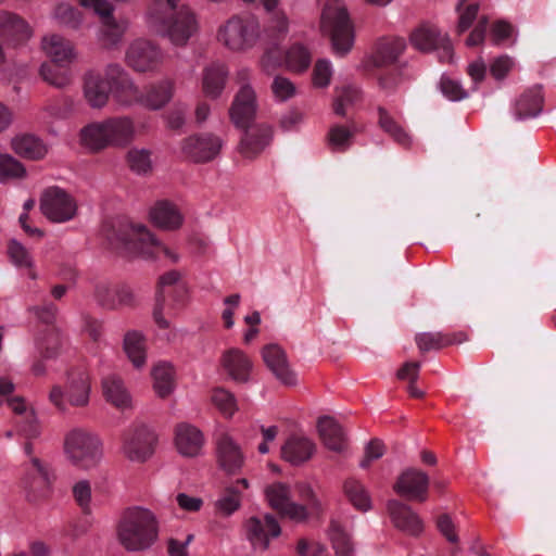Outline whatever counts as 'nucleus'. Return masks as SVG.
<instances>
[{
  "mask_svg": "<svg viewBox=\"0 0 556 556\" xmlns=\"http://www.w3.org/2000/svg\"><path fill=\"white\" fill-rule=\"evenodd\" d=\"M222 148V141L212 134L194 135L184 140V154L197 163H204L213 160Z\"/></svg>",
  "mask_w": 556,
  "mask_h": 556,
  "instance_id": "nucleus-18",
  "label": "nucleus"
},
{
  "mask_svg": "<svg viewBox=\"0 0 556 556\" xmlns=\"http://www.w3.org/2000/svg\"><path fill=\"white\" fill-rule=\"evenodd\" d=\"M136 138L135 122L129 116L109 117L85 126L80 131L81 143L92 151L108 147L125 148Z\"/></svg>",
  "mask_w": 556,
  "mask_h": 556,
  "instance_id": "nucleus-4",
  "label": "nucleus"
},
{
  "mask_svg": "<svg viewBox=\"0 0 556 556\" xmlns=\"http://www.w3.org/2000/svg\"><path fill=\"white\" fill-rule=\"evenodd\" d=\"M64 451L75 466L85 469L96 466L102 456L99 438L81 428L73 429L66 434Z\"/></svg>",
  "mask_w": 556,
  "mask_h": 556,
  "instance_id": "nucleus-8",
  "label": "nucleus"
},
{
  "mask_svg": "<svg viewBox=\"0 0 556 556\" xmlns=\"http://www.w3.org/2000/svg\"><path fill=\"white\" fill-rule=\"evenodd\" d=\"M102 389L106 401L115 407L126 408L130 405V396L119 377L111 375L104 378Z\"/></svg>",
  "mask_w": 556,
  "mask_h": 556,
  "instance_id": "nucleus-38",
  "label": "nucleus"
},
{
  "mask_svg": "<svg viewBox=\"0 0 556 556\" xmlns=\"http://www.w3.org/2000/svg\"><path fill=\"white\" fill-rule=\"evenodd\" d=\"M8 254L11 262L17 268H26L31 279H37V273L33 266V260L28 250L16 240H10L8 244Z\"/></svg>",
  "mask_w": 556,
  "mask_h": 556,
  "instance_id": "nucleus-47",
  "label": "nucleus"
},
{
  "mask_svg": "<svg viewBox=\"0 0 556 556\" xmlns=\"http://www.w3.org/2000/svg\"><path fill=\"white\" fill-rule=\"evenodd\" d=\"M42 214L54 223H64L76 214V202L60 187H50L45 190L40 199Z\"/></svg>",
  "mask_w": 556,
  "mask_h": 556,
  "instance_id": "nucleus-11",
  "label": "nucleus"
},
{
  "mask_svg": "<svg viewBox=\"0 0 556 556\" xmlns=\"http://www.w3.org/2000/svg\"><path fill=\"white\" fill-rule=\"evenodd\" d=\"M415 341L419 351L426 353L431 350H440L452 344L462 343L466 341V337L463 332H424L416 334Z\"/></svg>",
  "mask_w": 556,
  "mask_h": 556,
  "instance_id": "nucleus-35",
  "label": "nucleus"
},
{
  "mask_svg": "<svg viewBox=\"0 0 556 556\" xmlns=\"http://www.w3.org/2000/svg\"><path fill=\"white\" fill-rule=\"evenodd\" d=\"M223 368L237 382H245L252 369L250 358L239 349H229L222 356Z\"/></svg>",
  "mask_w": 556,
  "mask_h": 556,
  "instance_id": "nucleus-28",
  "label": "nucleus"
},
{
  "mask_svg": "<svg viewBox=\"0 0 556 556\" xmlns=\"http://www.w3.org/2000/svg\"><path fill=\"white\" fill-rule=\"evenodd\" d=\"M105 75L110 79L111 93L119 104L125 106L139 104L141 91L119 64L108 65Z\"/></svg>",
  "mask_w": 556,
  "mask_h": 556,
  "instance_id": "nucleus-15",
  "label": "nucleus"
},
{
  "mask_svg": "<svg viewBox=\"0 0 556 556\" xmlns=\"http://www.w3.org/2000/svg\"><path fill=\"white\" fill-rule=\"evenodd\" d=\"M212 402L227 417L232 416L237 410V403L233 394L223 388H217L213 391Z\"/></svg>",
  "mask_w": 556,
  "mask_h": 556,
  "instance_id": "nucleus-57",
  "label": "nucleus"
},
{
  "mask_svg": "<svg viewBox=\"0 0 556 556\" xmlns=\"http://www.w3.org/2000/svg\"><path fill=\"white\" fill-rule=\"evenodd\" d=\"M25 175L24 166L9 154H0V181L22 178Z\"/></svg>",
  "mask_w": 556,
  "mask_h": 556,
  "instance_id": "nucleus-55",
  "label": "nucleus"
},
{
  "mask_svg": "<svg viewBox=\"0 0 556 556\" xmlns=\"http://www.w3.org/2000/svg\"><path fill=\"white\" fill-rule=\"evenodd\" d=\"M255 114V92L249 85H243L232 101L229 116L237 128L243 129L239 152L247 159L256 157L273 139V128L269 125L251 124Z\"/></svg>",
  "mask_w": 556,
  "mask_h": 556,
  "instance_id": "nucleus-1",
  "label": "nucleus"
},
{
  "mask_svg": "<svg viewBox=\"0 0 556 556\" xmlns=\"http://www.w3.org/2000/svg\"><path fill=\"white\" fill-rule=\"evenodd\" d=\"M227 71L224 65L213 64L203 74V91L207 97L217 98L224 89Z\"/></svg>",
  "mask_w": 556,
  "mask_h": 556,
  "instance_id": "nucleus-41",
  "label": "nucleus"
},
{
  "mask_svg": "<svg viewBox=\"0 0 556 556\" xmlns=\"http://www.w3.org/2000/svg\"><path fill=\"white\" fill-rule=\"evenodd\" d=\"M47 328L54 327L53 324L58 315V306L48 300H45L39 305H34L28 308Z\"/></svg>",
  "mask_w": 556,
  "mask_h": 556,
  "instance_id": "nucleus-59",
  "label": "nucleus"
},
{
  "mask_svg": "<svg viewBox=\"0 0 556 556\" xmlns=\"http://www.w3.org/2000/svg\"><path fill=\"white\" fill-rule=\"evenodd\" d=\"M430 479L428 475L416 468L404 470L394 484V491L409 500L424 503L428 498Z\"/></svg>",
  "mask_w": 556,
  "mask_h": 556,
  "instance_id": "nucleus-16",
  "label": "nucleus"
},
{
  "mask_svg": "<svg viewBox=\"0 0 556 556\" xmlns=\"http://www.w3.org/2000/svg\"><path fill=\"white\" fill-rule=\"evenodd\" d=\"M94 299L99 305L108 309H117L115 286L99 282L94 287Z\"/></svg>",
  "mask_w": 556,
  "mask_h": 556,
  "instance_id": "nucleus-58",
  "label": "nucleus"
},
{
  "mask_svg": "<svg viewBox=\"0 0 556 556\" xmlns=\"http://www.w3.org/2000/svg\"><path fill=\"white\" fill-rule=\"evenodd\" d=\"M440 86L442 93L452 101H459L467 98V92L463 89L459 83L451 78L443 77Z\"/></svg>",
  "mask_w": 556,
  "mask_h": 556,
  "instance_id": "nucleus-64",
  "label": "nucleus"
},
{
  "mask_svg": "<svg viewBox=\"0 0 556 556\" xmlns=\"http://www.w3.org/2000/svg\"><path fill=\"white\" fill-rule=\"evenodd\" d=\"M328 536L336 556H354V545L351 536L338 521L331 520Z\"/></svg>",
  "mask_w": 556,
  "mask_h": 556,
  "instance_id": "nucleus-42",
  "label": "nucleus"
},
{
  "mask_svg": "<svg viewBox=\"0 0 556 556\" xmlns=\"http://www.w3.org/2000/svg\"><path fill=\"white\" fill-rule=\"evenodd\" d=\"M102 233L110 249L122 255H140L154 258L163 253L173 262L178 261V256L164 247L143 225L126 220L104 223Z\"/></svg>",
  "mask_w": 556,
  "mask_h": 556,
  "instance_id": "nucleus-2",
  "label": "nucleus"
},
{
  "mask_svg": "<svg viewBox=\"0 0 556 556\" xmlns=\"http://www.w3.org/2000/svg\"><path fill=\"white\" fill-rule=\"evenodd\" d=\"M332 76L331 63L327 60H318L313 70V83L316 87H327Z\"/></svg>",
  "mask_w": 556,
  "mask_h": 556,
  "instance_id": "nucleus-62",
  "label": "nucleus"
},
{
  "mask_svg": "<svg viewBox=\"0 0 556 556\" xmlns=\"http://www.w3.org/2000/svg\"><path fill=\"white\" fill-rule=\"evenodd\" d=\"M354 127L334 125L329 129L328 143L333 151H345L352 143Z\"/></svg>",
  "mask_w": 556,
  "mask_h": 556,
  "instance_id": "nucleus-51",
  "label": "nucleus"
},
{
  "mask_svg": "<svg viewBox=\"0 0 556 556\" xmlns=\"http://www.w3.org/2000/svg\"><path fill=\"white\" fill-rule=\"evenodd\" d=\"M42 48L50 58V62L61 66H68L76 56L73 43L60 35L43 37Z\"/></svg>",
  "mask_w": 556,
  "mask_h": 556,
  "instance_id": "nucleus-27",
  "label": "nucleus"
},
{
  "mask_svg": "<svg viewBox=\"0 0 556 556\" xmlns=\"http://www.w3.org/2000/svg\"><path fill=\"white\" fill-rule=\"evenodd\" d=\"M61 348V336L55 327L46 328L37 338L36 349L38 355L46 359H53L58 356Z\"/></svg>",
  "mask_w": 556,
  "mask_h": 556,
  "instance_id": "nucleus-43",
  "label": "nucleus"
},
{
  "mask_svg": "<svg viewBox=\"0 0 556 556\" xmlns=\"http://www.w3.org/2000/svg\"><path fill=\"white\" fill-rule=\"evenodd\" d=\"M266 35L274 45H278L288 33V18L283 12L271 11L269 24L266 28Z\"/></svg>",
  "mask_w": 556,
  "mask_h": 556,
  "instance_id": "nucleus-54",
  "label": "nucleus"
},
{
  "mask_svg": "<svg viewBox=\"0 0 556 556\" xmlns=\"http://www.w3.org/2000/svg\"><path fill=\"white\" fill-rule=\"evenodd\" d=\"M241 496L237 486L225 489L222 497L216 502L217 510L224 516H229L240 507Z\"/></svg>",
  "mask_w": 556,
  "mask_h": 556,
  "instance_id": "nucleus-56",
  "label": "nucleus"
},
{
  "mask_svg": "<svg viewBox=\"0 0 556 556\" xmlns=\"http://www.w3.org/2000/svg\"><path fill=\"white\" fill-rule=\"evenodd\" d=\"M87 9H92L102 22V33L110 45L118 42L126 29L124 22H117L113 16V7L106 0H78Z\"/></svg>",
  "mask_w": 556,
  "mask_h": 556,
  "instance_id": "nucleus-19",
  "label": "nucleus"
},
{
  "mask_svg": "<svg viewBox=\"0 0 556 556\" xmlns=\"http://www.w3.org/2000/svg\"><path fill=\"white\" fill-rule=\"evenodd\" d=\"M287 66L294 72L308 68L312 58L308 50L302 45H293L285 54Z\"/></svg>",
  "mask_w": 556,
  "mask_h": 556,
  "instance_id": "nucleus-52",
  "label": "nucleus"
},
{
  "mask_svg": "<svg viewBox=\"0 0 556 556\" xmlns=\"http://www.w3.org/2000/svg\"><path fill=\"white\" fill-rule=\"evenodd\" d=\"M151 154L148 149L132 148L126 154V163L131 172L147 175L152 170Z\"/></svg>",
  "mask_w": 556,
  "mask_h": 556,
  "instance_id": "nucleus-48",
  "label": "nucleus"
},
{
  "mask_svg": "<svg viewBox=\"0 0 556 556\" xmlns=\"http://www.w3.org/2000/svg\"><path fill=\"white\" fill-rule=\"evenodd\" d=\"M188 291L186 283L176 270H170L160 277L156 291V302L153 312L154 321L162 329H167L169 323L164 318L167 311H176L187 303Z\"/></svg>",
  "mask_w": 556,
  "mask_h": 556,
  "instance_id": "nucleus-7",
  "label": "nucleus"
},
{
  "mask_svg": "<svg viewBox=\"0 0 556 556\" xmlns=\"http://www.w3.org/2000/svg\"><path fill=\"white\" fill-rule=\"evenodd\" d=\"M179 0H155L149 8V18L155 30L175 46H184L198 29L194 13L178 8Z\"/></svg>",
  "mask_w": 556,
  "mask_h": 556,
  "instance_id": "nucleus-3",
  "label": "nucleus"
},
{
  "mask_svg": "<svg viewBox=\"0 0 556 556\" xmlns=\"http://www.w3.org/2000/svg\"><path fill=\"white\" fill-rule=\"evenodd\" d=\"M263 359L275 377L286 386L296 383V375L291 370L285 351L277 344H268L263 349Z\"/></svg>",
  "mask_w": 556,
  "mask_h": 556,
  "instance_id": "nucleus-22",
  "label": "nucleus"
},
{
  "mask_svg": "<svg viewBox=\"0 0 556 556\" xmlns=\"http://www.w3.org/2000/svg\"><path fill=\"white\" fill-rule=\"evenodd\" d=\"M314 452L315 444L309 439L299 435H291L281 447L282 458L292 465L307 462Z\"/></svg>",
  "mask_w": 556,
  "mask_h": 556,
  "instance_id": "nucleus-29",
  "label": "nucleus"
},
{
  "mask_svg": "<svg viewBox=\"0 0 556 556\" xmlns=\"http://www.w3.org/2000/svg\"><path fill=\"white\" fill-rule=\"evenodd\" d=\"M217 459L222 469L230 475L239 472L244 462L239 445L225 433L217 439Z\"/></svg>",
  "mask_w": 556,
  "mask_h": 556,
  "instance_id": "nucleus-25",
  "label": "nucleus"
},
{
  "mask_svg": "<svg viewBox=\"0 0 556 556\" xmlns=\"http://www.w3.org/2000/svg\"><path fill=\"white\" fill-rule=\"evenodd\" d=\"M245 527L249 541L261 549L268 547L270 538L280 534V527L271 515H265L263 518L251 517Z\"/></svg>",
  "mask_w": 556,
  "mask_h": 556,
  "instance_id": "nucleus-20",
  "label": "nucleus"
},
{
  "mask_svg": "<svg viewBox=\"0 0 556 556\" xmlns=\"http://www.w3.org/2000/svg\"><path fill=\"white\" fill-rule=\"evenodd\" d=\"M266 497L269 505L281 516L302 521L307 517L305 506L293 503L290 500L288 485L277 482L266 488Z\"/></svg>",
  "mask_w": 556,
  "mask_h": 556,
  "instance_id": "nucleus-17",
  "label": "nucleus"
},
{
  "mask_svg": "<svg viewBox=\"0 0 556 556\" xmlns=\"http://www.w3.org/2000/svg\"><path fill=\"white\" fill-rule=\"evenodd\" d=\"M24 450L30 457V465L22 483L28 501L36 502L48 494L52 479L46 466L37 457L33 456L31 443H26Z\"/></svg>",
  "mask_w": 556,
  "mask_h": 556,
  "instance_id": "nucleus-12",
  "label": "nucleus"
},
{
  "mask_svg": "<svg viewBox=\"0 0 556 556\" xmlns=\"http://www.w3.org/2000/svg\"><path fill=\"white\" fill-rule=\"evenodd\" d=\"M405 48L406 42L403 38L396 37L380 41L374 56L375 66L389 67L391 65H396L395 63Z\"/></svg>",
  "mask_w": 556,
  "mask_h": 556,
  "instance_id": "nucleus-36",
  "label": "nucleus"
},
{
  "mask_svg": "<svg viewBox=\"0 0 556 556\" xmlns=\"http://www.w3.org/2000/svg\"><path fill=\"white\" fill-rule=\"evenodd\" d=\"M317 428L324 444L331 451L343 452L348 445L342 427L329 416L318 419Z\"/></svg>",
  "mask_w": 556,
  "mask_h": 556,
  "instance_id": "nucleus-30",
  "label": "nucleus"
},
{
  "mask_svg": "<svg viewBox=\"0 0 556 556\" xmlns=\"http://www.w3.org/2000/svg\"><path fill=\"white\" fill-rule=\"evenodd\" d=\"M89 375L84 369H75L67 374L65 391L58 384L51 388L49 401L58 410L66 412L65 395L70 405L74 407H85L89 403Z\"/></svg>",
  "mask_w": 556,
  "mask_h": 556,
  "instance_id": "nucleus-10",
  "label": "nucleus"
},
{
  "mask_svg": "<svg viewBox=\"0 0 556 556\" xmlns=\"http://www.w3.org/2000/svg\"><path fill=\"white\" fill-rule=\"evenodd\" d=\"M156 437L144 425L129 429L124 434L123 452L132 462H146L154 452Z\"/></svg>",
  "mask_w": 556,
  "mask_h": 556,
  "instance_id": "nucleus-13",
  "label": "nucleus"
},
{
  "mask_svg": "<svg viewBox=\"0 0 556 556\" xmlns=\"http://www.w3.org/2000/svg\"><path fill=\"white\" fill-rule=\"evenodd\" d=\"M443 36L435 26L422 24L410 34V42L417 50L428 52L435 50Z\"/></svg>",
  "mask_w": 556,
  "mask_h": 556,
  "instance_id": "nucleus-37",
  "label": "nucleus"
},
{
  "mask_svg": "<svg viewBox=\"0 0 556 556\" xmlns=\"http://www.w3.org/2000/svg\"><path fill=\"white\" fill-rule=\"evenodd\" d=\"M152 223L159 228L175 230L182 224V215L175 204L167 200L157 201L150 211Z\"/></svg>",
  "mask_w": 556,
  "mask_h": 556,
  "instance_id": "nucleus-31",
  "label": "nucleus"
},
{
  "mask_svg": "<svg viewBox=\"0 0 556 556\" xmlns=\"http://www.w3.org/2000/svg\"><path fill=\"white\" fill-rule=\"evenodd\" d=\"M388 511L393 525L401 531L410 535H418L422 531L420 518L408 505L391 500Z\"/></svg>",
  "mask_w": 556,
  "mask_h": 556,
  "instance_id": "nucleus-23",
  "label": "nucleus"
},
{
  "mask_svg": "<svg viewBox=\"0 0 556 556\" xmlns=\"http://www.w3.org/2000/svg\"><path fill=\"white\" fill-rule=\"evenodd\" d=\"M30 36L24 20L10 12L0 11V37L20 43Z\"/></svg>",
  "mask_w": 556,
  "mask_h": 556,
  "instance_id": "nucleus-34",
  "label": "nucleus"
},
{
  "mask_svg": "<svg viewBox=\"0 0 556 556\" xmlns=\"http://www.w3.org/2000/svg\"><path fill=\"white\" fill-rule=\"evenodd\" d=\"M124 351L134 367L140 368L146 364V339L140 332L130 330L125 333Z\"/></svg>",
  "mask_w": 556,
  "mask_h": 556,
  "instance_id": "nucleus-39",
  "label": "nucleus"
},
{
  "mask_svg": "<svg viewBox=\"0 0 556 556\" xmlns=\"http://www.w3.org/2000/svg\"><path fill=\"white\" fill-rule=\"evenodd\" d=\"M54 15L60 23L71 28H77L81 23L80 12L66 3H60L55 8Z\"/></svg>",
  "mask_w": 556,
  "mask_h": 556,
  "instance_id": "nucleus-60",
  "label": "nucleus"
},
{
  "mask_svg": "<svg viewBox=\"0 0 556 556\" xmlns=\"http://www.w3.org/2000/svg\"><path fill=\"white\" fill-rule=\"evenodd\" d=\"M126 62L136 72H153L162 64L163 53L153 42L139 39L127 49Z\"/></svg>",
  "mask_w": 556,
  "mask_h": 556,
  "instance_id": "nucleus-14",
  "label": "nucleus"
},
{
  "mask_svg": "<svg viewBox=\"0 0 556 556\" xmlns=\"http://www.w3.org/2000/svg\"><path fill=\"white\" fill-rule=\"evenodd\" d=\"M174 91L175 81L170 78L152 83L140 92L139 104L152 111L161 110L172 100Z\"/></svg>",
  "mask_w": 556,
  "mask_h": 556,
  "instance_id": "nucleus-21",
  "label": "nucleus"
},
{
  "mask_svg": "<svg viewBox=\"0 0 556 556\" xmlns=\"http://www.w3.org/2000/svg\"><path fill=\"white\" fill-rule=\"evenodd\" d=\"M404 74L401 65H391L379 74V85L384 90L395 89L403 80Z\"/></svg>",
  "mask_w": 556,
  "mask_h": 556,
  "instance_id": "nucleus-61",
  "label": "nucleus"
},
{
  "mask_svg": "<svg viewBox=\"0 0 556 556\" xmlns=\"http://www.w3.org/2000/svg\"><path fill=\"white\" fill-rule=\"evenodd\" d=\"M333 112L339 116H345L349 108L353 106L361 98L357 87L348 85L334 89Z\"/></svg>",
  "mask_w": 556,
  "mask_h": 556,
  "instance_id": "nucleus-45",
  "label": "nucleus"
},
{
  "mask_svg": "<svg viewBox=\"0 0 556 556\" xmlns=\"http://www.w3.org/2000/svg\"><path fill=\"white\" fill-rule=\"evenodd\" d=\"M320 29L330 37L333 50L339 55L346 54L354 42V29L349 13L339 0H328L325 4Z\"/></svg>",
  "mask_w": 556,
  "mask_h": 556,
  "instance_id": "nucleus-6",
  "label": "nucleus"
},
{
  "mask_svg": "<svg viewBox=\"0 0 556 556\" xmlns=\"http://www.w3.org/2000/svg\"><path fill=\"white\" fill-rule=\"evenodd\" d=\"M541 86L536 85L526 90L515 104V115L518 119L538 116L543 108Z\"/></svg>",
  "mask_w": 556,
  "mask_h": 556,
  "instance_id": "nucleus-33",
  "label": "nucleus"
},
{
  "mask_svg": "<svg viewBox=\"0 0 556 556\" xmlns=\"http://www.w3.org/2000/svg\"><path fill=\"white\" fill-rule=\"evenodd\" d=\"M154 389L161 397L167 396L174 389V370L167 363H159L152 369Z\"/></svg>",
  "mask_w": 556,
  "mask_h": 556,
  "instance_id": "nucleus-44",
  "label": "nucleus"
},
{
  "mask_svg": "<svg viewBox=\"0 0 556 556\" xmlns=\"http://www.w3.org/2000/svg\"><path fill=\"white\" fill-rule=\"evenodd\" d=\"M420 363L419 362H407L397 371V378L402 380H408L407 391L410 396L415 399H421L424 391L416 387V381L419 375Z\"/></svg>",
  "mask_w": 556,
  "mask_h": 556,
  "instance_id": "nucleus-53",
  "label": "nucleus"
},
{
  "mask_svg": "<svg viewBox=\"0 0 556 556\" xmlns=\"http://www.w3.org/2000/svg\"><path fill=\"white\" fill-rule=\"evenodd\" d=\"M271 90L274 96L280 101H286L295 93L294 85L288 78L281 76L274 78Z\"/></svg>",
  "mask_w": 556,
  "mask_h": 556,
  "instance_id": "nucleus-63",
  "label": "nucleus"
},
{
  "mask_svg": "<svg viewBox=\"0 0 556 556\" xmlns=\"http://www.w3.org/2000/svg\"><path fill=\"white\" fill-rule=\"evenodd\" d=\"M8 405L17 415L15 422L18 431L26 438H36L39 434V427L34 412L27 408L25 400L14 396L8 399Z\"/></svg>",
  "mask_w": 556,
  "mask_h": 556,
  "instance_id": "nucleus-32",
  "label": "nucleus"
},
{
  "mask_svg": "<svg viewBox=\"0 0 556 556\" xmlns=\"http://www.w3.org/2000/svg\"><path fill=\"white\" fill-rule=\"evenodd\" d=\"M12 146L18 155L29 160H40L47 153V148L42 141L33 135L16 137Z\"/></svg>",
  "mask_w": 556,
  "mask_h": 556,
  "instance_id": "nucleus-40",
  "label": "nucleus"
},
{
  "mask_svg": "<svg viewBox=\"0 0 556 556\" xmlns=\"http://www.w3.org/2000/svg\"><path fill=\"white\" fill-rule=\"evenodd\" d=\"M111 93L110 79L96 73H89L84 79V94L87 102L96 109L104 106Z\"/></svg>",
  "mask_w": 556,
  "mask_h": 556,
  "instance_id": "nucleus-26",
  "label": "nucleus"
},
{
  "mask_svg": "<svg viewBox=\"0 0 556 556\" xmlns=\"http://www.w3.org/2000/svg\"><path fill=\"white\" fill-rule=\"evenodd\" d=\"M379 125L380 127L390 135L395 142L403 147H408L410 138L408 134L390 116V114L383 109L379 108Z\"/></svg>",
  "mask_w": 556,
  "mask_h": 556,
  "instance_id": "nucleus-50",
  "label": "nucleus"
},
{
  "mask_svg": "<svg viewBox=\"0 0 556 556\" xmlns=\"http://www.w3.org/2000/svg\"><path fill=\"white\" fill-rule=\"evenodd\" d=\"M175 443L181 455L195 457L202 450L204 437L197 427L181 422L175 429Z\"/></svg>",
  "mask_w": 556,
  "mask_h": 556,
  "instance_id": "nucleus-24",
  "label": "nucleus"
},
{
  "mask_svg": "<svg viewBox=\"0 0 556 556\" xmlns=\"http://www.w3.org/2000/svg\"><path fill=\"white\" fill-rule=\"evenodd\" d=\"M157 521L153 513L142 507L126 509L117 526L119 543L130 552L149 548L156 540Z\"/></svg>",
  "mask_w": 556,
  "mask_h": 556,
  "instance_id": "nucleus-5",
  "label": "nucleus"
},
{
  "mask_svg": "<svg viewBox=\"0 0 556 556\" xmlns=\"http://www.w3.org/2000/svg\"><path fill=\"white\" fill-rule=\"evenodd\" d=\"M40 75L45 81L56 88H64L71 83L68 66L53 62H45L40 66Z\"/></svg>",
  "mask_w": 556,
  "mask_h": 556,
  "instance_id": "nucleus-46",
  "label": "nucleus"
},
{
  "mask_svg": "<svg viewBox=\"0 0 556 556\" xmlns=\"http://www.w3.org/2000/svg\"><path fill=\"white\" fill-rule=\"evenodd\" d=\"M258 36V21L251 14L232 16L219 28L218 33V39L233 51H241L253 47Z\"/></svg>",
  "mask_w": 556,
  "mask_h": 556,
  "instance_id": "nucleus-9",
  "label": "nucleus"
},
{
  "mask_svg": "<svg viewBox=\"0 0 556 556\" xmlns=\"http://www.w3.org/2000/svg\"><path fill=\"white\" fill-rule=\"evenodd\" d=\"M343 489L354 507L364 511L370 508V498L359 481L350 478L344 482Z\"/></svg>",
  "mask_w": 556,
  "mask_h": 556,
  "instance_id": "nucleus-49",
  "label": "nucleus"
}]
</instances>
